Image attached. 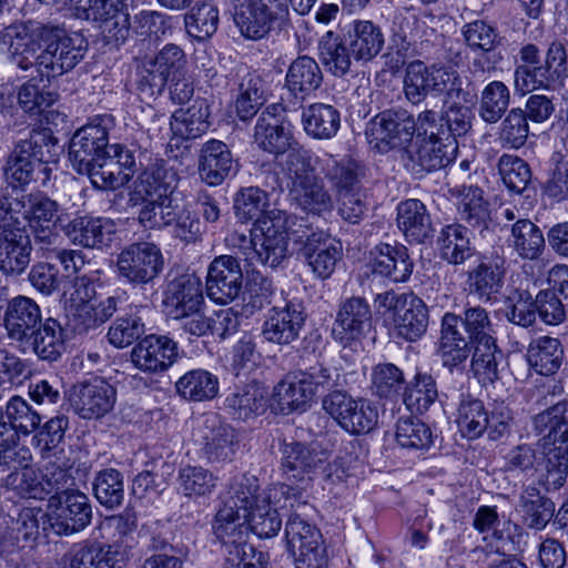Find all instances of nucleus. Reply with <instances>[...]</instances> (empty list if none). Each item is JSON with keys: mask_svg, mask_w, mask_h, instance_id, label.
I'll list each match as a JSON object with an SVG mask.
<instances>
[{"mask_svg": "<svg viewBox=\"0 0 568 568\" xmlns=\"http://www.w3.org/2000/svg\"><path fill=\"white\" fill-rule=\"evenodd\" d=\"M489 312L467 304L462 314L447 312L442 317L438 355L450 373L463 372L468 357L470 371L484 386L499 379L498 366L504 358L497 345Z\"/></svg>", "mask_w": 568, "mask_h": 568, "instance_id": "nucleus-1", "label": "nucleus"}, {"mask_svg": "<svg viewBox=\"0 0 568 568\" xmlns=\"http://www.w3.org/2000/svg\"><path fill=\"white\" fill-rule=\"evenodd\" d=\"M0 48L7 49L19 69H34L50 79L75 68L88 51V41L80 34L69 36L59 26L29 20L1 28Z\"/></svg>", "mask_w": 568, "mask_h": 568, "instance_id": "nucleus-2", "label": "nucleus"}, {"mask_svg": "<svg viewBox=\"0 0 568 568\" xmlns=\"http://www.w3.org/2000/svg\"><path fill=\"white\" fill-rule=\"evenodd\" d=\"M518 55L514 70L516 92L525 95L538 90L555 91L565 85L568 53L561 41H552L544 55L536 44L527 43L520 48Z\"/></svg>", "mask_w": 568, "mask_h": 568, "instance_id": "nucleus-3", "label": "nucleus"}, {"mask_svg": "<svg viewBox=\"0 0 568 568\" xmlns=\"http://www.w3.org/2000/svg\"><path fill=\"white\" fill-rule=\"evenodd\" d=\"M60 153L61 146L50 129H33L9 153L3 166L6 180L14 186L29 184L36 166L57 163Z\"/></svg>", "mask_w": 568, "mask_h": 568, "instance_id": "nucleus-4", "label": "nucleus"}, {"mask_svg": "<svg viewBox=\"0 0 568 568\" xmlns=\"http://www.w3.org/2000/svg\"><path fill=\"white\" fill-rule=\"evenodd\" d=\"M0 206L8 216L26 222L34 234L37 243L51 245L58 235L54 229L62 230L68 213L58 201L43 192L24 194L19 199L0 200Z\"/></svg>", "mask_w": 568, "mask_h": 568, "instance_id": "nucleus-5", "label": "nucleus"}, {"mask_svg": "<svg viewBox=\"0 0 568 568\" xmlns=\"http://www.w3.org/2000/svg\"><path fill=\"white\" fill-rule=\"evenodd\" d=\"M233 20L242 37L258 41L290 20L287 0H234Z\"/></svg>", "mask_w": 568, "mask_h": 568, "instance_id": "nucleus-6", "label": "nucleus"}, {"mask_svg": "<svg viewBox=\"0 0 568 568\" xmlns=\"http://www.w3.org/2000/svg\"><path fill=\"white\" fill-rule=\"evenodd\" d=\"M377 307L388 314L396 337L416 342L426 333L429 314L425 302L414 293H397L393 290L377 294Z\"/></svg>", "mask_w": 568, "mask_h": 568, "instance_id": "nucleus-7", "label": "nucleus"}, {"mask_svg": "<svg viewBox=\"0 0 568 568\" xmlns=\"http://www.w3.org/2000/svg\"><path fill=\"white\" fill-rule=\"evenodd\" d=\"M74 294L79 303L72 306V321L74 329L87 332L95 328L118 313L125 308L129 295L125 291H115L112 295L94 301L97 295L95 284L88 276H79L74 283Z\"/></svg>", "mask_w": 568, "mask_h": 568, "instance_id": "nucleus-8", "label": "nucleus"}, {"mask_svg": "<svg viewBox=\"0 0 568 568\" xmlns=\"http://www.w3.org/2000/svg\"><path fill=\"white\" fill-rule=\"evenodd\" d=\"M415 118L406 109H387L373 116L365 134L372 149L382 154L393 150L404 152L414 139Z\"/></svg>", "mask_w": 568, "mask_h": 568, "instance_id": "nucleus-9", "label": "nucleus"}, {"mask_svg": "<svg viewBox=\"0 0 568 568\" xmlns=\"http://www.w3.org/2000/svg\"><path fill=\"white\" fill-rule=\"evenodd\" d=\"M164 258L158 245L135 242L124 246L116 255L115 274L120 282L133 287H143L159 277Z\"/></svg>", "mask_w": 568, "mask_h": 568, "instance_id": "nucleus-10", "label": "nucleus"}, {"mask_svg": "<svg viewBox=\"0 0 568 568\" xmlns=\"http://www.w3.org/2000/svg\"><path fill=\"white\" fill-rule=\"evenodd\" d=\"M48 519L43 532L57 536H71L85 529L92 520V505L80 490L63 491L52 496L48 504Z\"/></svg>", "mask_w": 568, "mask_h": 568, "instance_id": "nucleus-11", "label": "nucleus"}, {"mask_svg": "<svg viewBox=\"0 0 568 568\" xmlns=\"http://www.w3.org/2000/svg\"><path fill=\"white\" fill-rule=\"evenodd\" d=\"M290 234L281 217L264 216L254 222L250 237L244 234H233V244L239 242L241 248L253 246L254 254L261 263L276 267L287 256Z\"/></svg>", "mask_w": 568, "mask_h": 568, "instance_id": "nucleus-12", "label": "nucleus"}, {"mask_svg": "<svg viewBox=\"0 0 568 568\" xmlns=\"http://www.w3.org/2000/svg\"><path fill=\"white\" fill-rule=\"evenodd\" d=\"M184 51L174 43L165 44L159 52L146 58L138 71L136 88L140 94L152 98L162 93L170 79L186 73Z\"/></svg>", "mask_w": 568, "mask_h": 568, "instance_id": "nucleus-13", "label": "nucleus"}, {"mask_svg": "<svg viewBox=\"0 0 568 568\" xmlns=\"http://www.w3.org/2000/svg\"><path fill=\"white\" fill-rule=\"evenodd\" d=\"M7 214L0 206V272L18 277L28 268L33 246L26 225Z\"/></svg>", "mask_w": 568, "mask_h": 568, "instance_id": "nucleus-14", "label": "nucleus"}, {"mask_svg": "<svg viewBox=\"0 0 568 568\" xmlns=\"http://www.w3.org/2000/svg\"><path fill=\"white\" fill-rule=\"evenodd\" d=\"M287 549L295 557L296 568H327L328 557L320 529L298 515L285 526Z\"/></svg>", "mask_w": 568, "mask_h": 568, "instance_id": "nucleus-15", "label": "nucleus"}, {"mask_svg": "<svg viewBox=\"0 0 568 568\" xmlns=\"http://www.w3.org/2000/svg\"><path fill=\"white\" fill-rule=\"evenodd\" d=\"M372 310L362 296H352L341 302L332 327V336L344 348L356 351L361 339L372 328Z\"/></svg>", "mask_w": 568, "mask_h": 568, "instance_id": "nucleus-16", "label": "nucleus"}, {"mask_svg": "<svg viewBox=\"0 0 568 568\" xmlns=\"http://www.w3.org/2000/svg\"><path fill=\"white\" fill-rule=\"evenodd\" d=\"M111 119L99 116L79 129L70 140L69 159L77 171H88L89 165L110 153L108 124Z\"/></svg>", "mask_w": 568, "mask_h": 568, "instance_id": "nucleus-17", "label": "nucleus"}, {"mask_svg": "<svg viewBox=\"0 0 568 568\" xmlns=\"http://www.w3.org/2000/svg\"><path fill=\"white\" fill-rule=\"evenodd\" d=\"M280 452L281 469L287 479L304 480L318 471L326 473L331 466L328 453L314 445L283 440Z\"/></svg>", "mask_w": 568, "mask_h": 568, "instance_id": "nucleus-18", "label": "nucleus"}, {"mask_svg": "<svg viewBox=\"0 0 568 568\" xmlns=\"http://www.w3.org/2000/svg\"><path fill=\"white\" fill-rule=\"evenodd\" d=\"M297 241L302 242L300 254L312 272L320 278H328L343 257L342 242L322 230L310 231Z\"/></svg>", "mask_w": 568, "mask_h": 568, "instance_id": "nucleus-19", "label": "nucleus"}, {"mask_svg": "<svg viewBox=\"0 0 568 568\" xmlns=\"http://www.w3.org/2000/svg\"><path fill=\"white\" fill-rule=\"evenodd\" d=\"M115 394L111 384L94 377L73 385L69 390V403L81 418H100L113 408Z\"/></svg>", "mask_w": 568, "mask_h": 568, "instance_id": "nucleus-20", "label": "nucleus"}, {"mask_svg": "<svg viewBox=\"0 0 568 568\" xmlns=\"http://www.w3.org/2000/svg\"><path fill=\"white\" fill-rule=\"evenodd\" d=\"M304 303L292 297L283 307H273L262 327L263 337L273 344L290 345L296 341L306 321Z\"/></svg>", "mask_w": 568, "mask_h": 568, "instance_id": "nucleus-21", "label": "nucleus"}, {"mask_svg": "<svg viewBox=\"0 0 568 568\" xmlns=\"http://www.w3.org/2000/svg\"><path fill=\"white\" fill-rule=\"evenodd\" d=\"M131 362L144 373H163L179 358V346L166 335L151 334L141 338L131 351Z\"/></svg>", "mask_w": 568, "mask_h": 568, "instance_id": "nucleus-22", "label": "nucleus"}, {"mask_svg": "<svg viewBox=\"0 0 568 568\" xmlns=\"http://www.w3.org/2000/svg\"><path fill=\"white\" fill-rule=\"evenodd\" d=\"M456 149L457 142L413 139L402 153V162L410 173L422 176L446 166Z\"/></svg>", "mask_w": 568, "mask_h": 568, "instance_id": "nucleus-23", "label": "nucleus"}, {"mask_svg": "<svg viewBox=\"0 0 568 568\" xmlns=\"http://www.w3.org/2000/svg\"><path fill=\"white\" fill-rule=\"evenodd\" d=\"M243 273L239 260L232 255L215 257L207 270L206 294L219 303L227 304L242 291Z\"/></svg>", "mask_w": 568, "mask_h": 568, "instance_id": "nucleus-24", "label": "nucleus"}, {"mask_svg": "<svg viewBox=\"0 0 568 568\" xmlns=\"http://www.w3.org/2000/svg\"><path fill=\"white\" fill-rule=\"evenodd\" d=\"M236 430L217 415L205 416L202 429V457L210 464L232 462L239 449Z\"/></svg>", "mask_w": 568, "mask_h": 568, "instance_id": "nucleus-25", "label": "nucleus"}, {"mask_svg": "<svg viewBox=\"0 0 568 568\" xmlns=\"http://www.w3.org/2000/svg\"><path fill=\"white\" fill-rule=\"evenodd\" d=\"M203 304V287L197 276L183 274L166 284L163 305L171 318L183 317L200 311Z\"/></svg>", "mask_w": 568, "mask_h": 568, "instance_id": "nucleus-26", "label": "nucleus"}, {"mask_svg": "<svg viewBox=\"0 0 568 568\" xmlns=\"http://www.w3.org/2000/svg\"><path fill=\"white\" fill-rule=\"evenodd\" d=\"M444 64H425L420 60L410 62L405 70L403 90L405 98L414 105L420 104L429 94L439 95L446 72Z\"/></svg>", "mask_w": 568, "mask_h": 568, "instance_id": "nucleus-27", "label": "nucleus"}, {"mask_svg": "<svg viewBox=\"0 0 568 568\" xmlns=\"http://www.w3.org/2000/svg\"><path fill=\"white\" fill-rule=\"evenodd\" d=\"M179 175L164 161L148 165L134 181L128 199H173L178 186Z\"/></svg>", "mask_w": 568, "mask_h": 568, "instance_id": "nucleus-28", "label": "nucleus"}, {"mask_svg": "<svg viewBox=\"0 0 568 568\" xmlns=\"http://www.w3.org/2000/svg\"><path fill=\"white\" fill-rule=\"evenodd\" d=\"M42 322L41 308L34 300L19 295L8 302L3 325L10 339L19 343L30 339Z\"/></svg>", "mask_w": 568, "mask_h": 568, "instance_id": "nucleus-29", "label": "nucleus"}, {"mask_svg": "<svg viewBox=\"0 0 568 568\" xmlns=\"http://www.w3.org/2000/svg\"><path fill=\"white\" fill-rule=\"evenodd\" d=\"M234 159L227 144L211 139L199 153L197 172L200 179L210 186L221 185L233 170Z\"/></svg>", "mask_w": 568, "mask_h": 568, "instance_id": "nucleus-30", "label": "nucleus"}, {"mask_svg": "<svg viewBox=\"0 0 568 568\" xmlns=\"http://www.w3.org/2000/svg\"><path fill=\"white\" fill-rule=\"evenodd\" d=\"M371 254L374 274L387 277L395 283H404L410 277L414 262L406 246L397 243H379Z\"/></svg>", "mask_w": 568, "mask_h": 568, "instance_id": "nucleus-31", "label": "nucleus"}, {"mask_svg": "<svg viewBox=\"0 0 568 568\" xmlns=\"http://www.w3.org/2000/svg\"><path fill=\"white\" fill-rule=\"evenodd\" d=\"M320 172L331 183L335 195L355 191L362 186L363 171L359 163L348 155L335 156L325 153L315 161Z\"/></svg>", "mask_w": 568, "mask_h": 568, "instance_id": "nucleus-32", "label": "nucleus"}, {"mask_svg": "<svg viewBox=\"0 0 568 568\" xmlns=\"http://www.w3.org/2000/svg\"><path fill=\"white\" fill-rule=\"evenodd\" d=\"M278 106L273 104L267 106L258 116L254 141L263 151L280 155L293 144V136L287 130L281 118L276 114Z\"/></svg>", "mask_w": 568, "mask_h": 568, "instance_id": "nucleus-33", "label": "nucleus"}, {"mask_svg": "<svg viewBox=\"0 0 568 568\" xmlns=\"http://www.w3.org/2000/svg\"><path fill=\"white\" fill-rule=\"evenodd\" d=\"M532 426L542 435L540 447L568 446V397L535 415Z\"/></svg>", "mask_w": 568, "mask_h": 568, "instance_id": "nucleus-34", "label": "nucleus"}, {"mask_svg": "<svg viewBox=\"0 0 568 568\" xmlns=\"http://www.w3.org/2000/svg\"><path fill=\"white\" fill-rule=\"evenodd\" d=\"M539 459L537 485L547 494L559 491L568 480V446L540 447Z\"/></svg>", "mask_w": 568, "mask_h": 568, "instance_id": "nucleus-35", "label": "nucleus"}, {"mask_svg": "<svg viewBox=\"0 0 568 568\" xmlns=\"http://www.w3.org/2000/svg\"><path fill=\"white\" fill-rule=\"evenodd\" d=\"M61 231L71 243L84 248H102L112 240L111 225L101 217L85 215L68 219Z\"/></svg>", "mask_w": 568, "mask_h": 568, "instance_id": "nucleus-36", "label": "nucleus"}, {"mask_svg": "<svg viewBox=\"0 0 568 568\" xmlns=\"http://www.w3.org/2000/svg\"><path fill=\"white\" fill-rule=\"evenodd\" d=\"M322 81L318 63L308 55H300L288 65L284 88L301 103L321 87Z\"/></svg>", "mask_w": 568, "mask_h": 568, "instance_id": "nucleus-37", "label": "nucleus"}, {"mask_svg": "<svg viewBox=\"0 0 568 568\" xmlns=\"http://www.w3.org/2000/svg\"><path fill=\"white\" fill-rule=\"evenodd\" d=\"M478 261V265L468 272L469 292L477 295L479 300L489 302L504 285L505 261L498 255L495 257L480 255Z\"/></svg>", "mask_w": 568, "mask_h": 568, "instance_id": "nucleus-38", "label": "nucleus"}, {"mask_svg": "<svg viewBox=\"0 0 568 568\" xmlns=\"http://www.w3.org/2000/svg\"><path fill=\"white\" fill-rule=\"evenodd\" d=\"M397 225L410 243L422 244L434 235L430 215L425 204L417 199H409L398 204Z\"/></svg>", "mask_w": 568, "mask_h": 568, "instance_id": "nucleus-39", "label": "nucleus"}, {"mask_svg": "<svg viewBox=\"0 0 568 568\" xmlns=\"http://www.w3.org/2000/svg\"><path fill=\"white\" fill-rule=\"evenodd\" d=\"M437 246L442 260L452 265H462L478 255L468 229L459 223L448 224L440 230Z\"/></svg>", "mask_w": 568, "mask_h": 568, "instance_id": "nucleus-40", "label": "nucleus"}, {"mask_svg": "<svg viewBox=\"0 0 568 568\" xmlns=\"http://www.w3.org/2000/svg\"><path fill=\"white\" fill-rule=\"evenodd\" d=\"M290 195L302 210L313 214L331 212L334 206L323 180L315 174L291 183Z\"/></svg>", "mask_w": 568, "mask_h": 568, "instance_id": "nucleus-41", "label": "nucleus"}, {"mask_svg": "<svg viewBox=\"0 0 568 568\" xmlns=\"http://www.w3.org/2000/svg\"><path fill=\"white\" fill-rule=\"evenodd\" d=\"M344 37L356 61H371L384 45L381 28L368 20L354 21Z\"/></svg>", "mask_w": 568, "mask_h": 568, "instance_id": "nucleus-42", "label": "nucleus"}, {"mask_svg": "<svg viewBox=\"0 0 568 568\" xmlns=\"http://www.w3.org/2000/svg\"><path fill=\"white\" fill-rule=\"evenodd\" d=\"M209 105L204 99H196L186 109L176 110L170 119L173 139L190 140L204 134L209 128Z\"/></svg>", "mask_w": 568, "mask_h": 568, "instance_id": "nucleus-43", "label": "nucleus"}, {"mask_svg": "<svg viewBox=\"0 0 568 568\" xmlns=\"http://www.w3.org/2000/svg\"><path fill=\"white\" fill-rule=\"evenodd\" d=\"M314 396L312 387L298 373L287 376L274 387L272 406L287 415L297 409L305 410Z\"/></svg>", "mask_w": 568, "mask_h": 568, "instance_id": "nucleus-44", "label": "nucleus"}, {"mask_svg": "<svg viewBox=\"0 0 568 568\" xmlns=\"http://www.w3.org/2000/svg\"><path fill=\"white\" fill-rule=\"evenodd\" d=\"M23 344H28L39 359L57 362L65 351L64 329L58 320L48 317Z\"/></svg>", "mask_w": 568, "mask_h": 568, "instance_id": "nucleus-45", "label": "nucleus"}, {"mask_svg": "<svg viewBox=\"0 0 568 568\" xmlns=\"http://www.w3.org/2000/svg\"><path fill=\"white\" fill-rule=\"evenodd\" d=\"M116 318L109 327L106 337L111 345L123 348L139 342L145 333V325L140 315V307L126 302L125 308L120 310Z\"/></svg>", "mask_w": 568, "mask_h": 568, "instance_id": "nucleus-46", "label": "nucleus"}, {"mask_svg": "<svg viewBox=\"0 0 568 568\" xmlns=\"http://www.w3.org/2000/svg\"><path fill=\"white\" fill-rule=\"evenodd\" d=\"M507 243L518 257L529 261L539 258L546 246L542 231L528 219H520L511 225Z\"/></svg>", "mask_w": 568, "mask_h": 568, "instance_id": "nucleus-47", "label": "nucleus"}, {"mask_svg": "<svg viewBox=\"0 0 568 568\" xmlns=\"http://www.w3.org/2000/svg\"><path fill=\"white\" fill-rule=\"evenodd\" d=\"M526 357L536 373L549 376L560 368L564 348L558 338L541 336L530 342Z\"/></svg>", "mask_w": 568, "mask_h": 568, "instance_id": "nucleus-48", "label": "nucleus"}, {"mask_svg": "<svg viewBox=\"0 0 568 568\" xmlns=\"http://www.w3.org/2000/svg\"><path fill=\"white\" fill-rule=\"evenodd\" d=\"M302 122L310 136L328 140L335 136L339 130L341 114L331 104L313 103L303 110Z\"/></svg>", "mask_w": 568, "mask_h": 568, "instance_id": "nucleus-49", "label": "nucleus"}, {"mask_svg": "<svg viewBox=\"0 0 568 568\" xmlns=\"http://www.w3.org/2000/svg\"><path fill=\"white\" fill-rule=\"evenodd\" d=\"M318 55L322 63L335 77H344L353 64L349 45L345 37L327 31L318 41Z\"/></svg>", "mask_w": 568, "mask_h": 568, "instance_id": "nucleus-50", "label": "nucleus"}, {"mask_svg": "<svg viewBox=\"0 0 568 568\" xmlns=\"http://www.w3.org/2000/svg\"><path fill=\"white\" fill-rule=\"evenodd\" d=\"M465 43L471 51H480L488 69L494 68L501 59V54L496 52L499 43L497 30L483 20H475L466 23L462 30Z\"/></svg>", "mask_w": 568, "mask_h": 568, "instance_id": "nucleus-51", "label": "nucleus"}, {"mask_svg": "<svg viewBox=\"0 0 568 568\" xmlns=\"http://www.w3.org/2000/svg\"><path fill=\"white\" fill-rule=\"evenodd\" d=\"M235 108L240 120H251L263 104V80L256 72H237Z\"/></svg>", "mask_w": 568, "mask_h": 568, "instance_id": "nucleus-52", "label": "nucleus"}, {"mask_svg": "<svg viewBox=\"0 0 568 568\" xmlns=\"http://www.w3.org/2000/svg\"><path fill=\"white\" fill-rule=\"evenodd\" d=\"M175 389L190 402L211 400L219 394V378L206 369H192L178 379Z\"/></svg>", "mask_w": 568, "mask_h": 568, "instance_id": "nucleus-53", "label": "nucleus"}, {"mask_svg": "<svg viewBox=\"0 0 568 568\" xmlns=\"http://www.w3.org/2000/svg\"><path fill=\"white\" fill-rule=\"evenodd\" d=\"M248 515L242 514L231 507L222 505L215 515L213 530L221 541L222 548H226L247 540Z\"/></svg>", "mask_w": 568, "mask_h": 568, "instance_id": "nucleus-54", "label": "nucleus"}, {"mask_svg": "<svg viewBox=\"0 0 568 568\" xmlns=\"http://www.w3.org/2000/svg\"><path fill=\"white\" fill-rule=\"evenodd\" d=\"M519 507L525 525L535 530L546 528L555 515V503L535 487H528L520 495Z\"/></svg>", "mask_w": 568, "mask_h": 568, "instance_id": "nucleus-55", "label": "nucleus"}, {"mask_svg": "<svg viewBox=\"0 0 568 568\" xmlns=\"http://www.w3.org/2000/svg\"><path fill=\"white\" fill-rule=\"evenodd\" d=\"M456 422L464 437L475 439L487 429L488 413L481 400L469 394H462Z\"/></svg>", "mask_w": 568, "mask_h": 568, "instance_id": "nucleus-56", "label": "nucleus"}, {"mask_svg": "<svg viewBox=\"0 0 568 568\" xmlns=\"http://www.w3.org/2000/svg\"><path fill=\"white\" fill-rule=\"evenodd\" d=\"M460 219L474 229H486L490 221L489 204L484 199V191L474 185H463L458 190Z\"/></svg>", "mask_w": 568, "mask_h": 568, "instance_id": "nucleus-57", "label": "nucleus"}, {"mask_svg": "<svg viewBox=\"0 0 568 568\" xmlns=\"http://www.w3.org/2000/svg\"><path fill=\"white\" fill-rule=\"evenodd\" d=\"M509 104V88L503 81L494 80L480 92L479 118L487 124H495L508 112Z\"/></svg>", "mask_w": 568, "mask_h": 568, "instance_id": "nucleus-58", "label": "nucleus"}, {"mask_svg": "<svg viewBox=\"0 0 568 568\" xmlns=\"http://www.w3.org/2000/svg\"><path fill=\"white\" fill-rule=\"evenodd\" d=\"M40 423V414L20 396H14L8 402L6 413L0 409V426H11L18 436L33 433Z\"/></svg>", "mask_w": 568, "mask_h": 568, "instance_id": "nucleus-59", "label": "nucleus"}, {"mask_svg": "<svg viewBox=\"0 0 568 568\" xmlns=\"http://www.w3.org/2000/svg\"><path fill=\"white\" fill-rule=\"evenodd\" d=\"M178 483L183 496L196 499L215 490L217 477L203 466L185 465L179 469Z\"/></svg>", "mask_w": 568, "mask_h": 568, "instance_id": "nucleus-60", "label": "nucleus"}, {"mask_svg": "<svg viewBox=\"0 0 568 568\" xmlns=\"http://www.w3.org/2000/svg\"><path fill=\"white\" fill-rule=\"evenodd\" d=\"M71 568H121L114 560L111 546L95 540L75 545L71 551Z\"/></svg>", "mask_w": 568, "mask_h": 568, "instance_id": "nucleus-61", "label": "nucleus"}, {"mask_svg": "<svg viewBox=\"0 0 568 568\" xmlns=\"http://www.w3.org/2000/svg\"><path fill=\"white\" fill-rule=\"evenodd\" d=\"M131 207H139L138 220L145 229L154 230L170 226V220L176 203L174 199H128Z\"/></svg>", "mask_w": 568, "mask_h": 568, "instance_id": "nucleus-62", "label": "nucleus"}, {"mask_svg": "<svg viewBox=\"0 0 568 568\" xmlns=\"http://www.w3.org/2000/svg\"><path fill=\"white\" fill-rule=\"evenodd\" d=\"M258 490V479L254 475L244 474L235 477L223 499V505L250 516L256 505H260Z\"/></svg>", "mask_w": 568, "mask_h": 568, "instance_id": "nucleus-63", "label": "nucleus"}, {"mask_svg": "<svg viewBox=\"0 0 568 568\" xmlns=\"http://www.w3.org/2000/svg\"><path fill=\"white\" fill-rule=\"evenodd\" d=\"M184 24L190 37L204 41L212 37L219 27V10L210 2H196L185 14Z\"/></svg>", "mask_w": 568, "mask_h": 568, "instance_id": "nucleus-64", "label": "nucleus"}]
</instances>
